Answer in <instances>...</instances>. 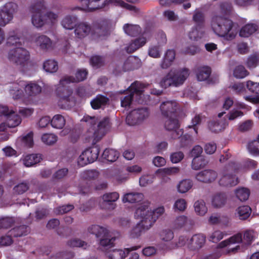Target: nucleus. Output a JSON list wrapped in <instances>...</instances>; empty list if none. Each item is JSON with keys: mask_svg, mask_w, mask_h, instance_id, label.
I'll return each instance as SVG.
<instances>
[{"mask_svg": "<svg viewBox=\"0 0 259 259\" xmlns=\"http://www.w3.org/2000/svg\"><path fill=\"white\" fill-rule=\"evenodd\" d=\"M76 38L82 39L88 36L93 39H103L108 34V26L105 21L95 23L91 25L87 22L77 23L74 30Z\"/></svg>", "mask_w": 259, "mask_h": 259, "instance_id": "f257e3e1", "label": "nucleus"}, {"mask_svg": "<svg viewBox=\"0 0 259 259\" xmlns=\"http://www.w3.org/2000/svg\"><path fill=\"white\" fill-rule=\"evenodd\" d=\"M210 27L215 35L226 40H233L238 32L237 26L232 20L218 15L212 17Z\"/></svg>", "mask_w": 259, "mask_h": 259, "instance_id": "f03ea898", "label": "nucleus"}, {"mask_svg": "<svg viewBox=\"0 0 259 259\" xmlns=\"http://www.w3.org/2000/svg\"><path fill=\"white\" fill-rule=\"evenodd\" d=\"M87 123V138L94 141L100 140L109 130V122L108 118L99 119L98 117L85 115L81 120Z\"/></svg>", "mask_w": 259, "mask_h": 259, "instance_id": "7ed1b4c3", "label": "nucleus"}, {"mask_svg": "<svg viewBox=\"0 0 259 259\" xmlns=\"http://www.w3.org/2000/svg\"><path fill=\"white\" fill-rule=\"evenodd\" d=\"M150 206L149 201L144 202L136 209L134 214L135 218L142 220L143 226L147 229H149L165 212L163 206H158L153 210Z\"/></svg>", "mask_w": 259, "mask_h": 259, "instance_id": "20e7f679", "label": "nucleus"}, {"mask_svg": "<svg viewBox=\"0 0 259 259\" xmlns=\"http://www.w3.org/2000/svg\"><path fill=\"white\" fill-rule=\"evenodd\" d=\"M7 59L22 72H26L30 66L29 52L25 49L17 47L11 49L8 53Z\"/></svg>", "mask_w": 259, "mask_h": 259, "instance_id": "39448f33", "label": "nucleus"}, {"mask_svg": "<svg viewBox=\"0 0 259 259\" xmlns=\"http://www.w3.org/2000/svg\"><path fill=\"white\" fill-rule=\"evenodd\" d=\"M190 75V70L186 68L180 69L172 68L159 82L160 86L167 88L170 86L175 87L182 85Z\"/></svg>", "mask_w": 259, "mask_h": 259, "instance_id": "423d86ee", "label": "nucleus"}, {"mask_svg": "<svg viewBox=\"0 0 259 259\" xmlns=\"http://www.w3.org/2000/svg\"><path fill=\"white\" fill-rule=\"evenodd\" d=\"M255 238V233L252 230H246L243 233V238L241 233L235 234L229 238L222 241L218 245L219 248H227L228 252H235L240 249V246L237 245L231 247L232 245L243 243L245 245H250Z\"/></svg>", "mask_w": 259, "mask_h": 259, "instance_id": "0eeeda50", "label": "nucleus"}, {"mask_svg": "<svg viewBox=\"0 0 259 259\" xmlns=\"http://www.w3.org/2000/svg\"><path fill=\"white\" fill-rule=\"evenodd\" d=\"M80 1L82 4L80 9L85 11H92L101 9L111 4L132 11L137 12L135 7L127 4L122 0H80Z\"/></svg>", "mask_w": 259, "mask_h": 259, "instance_id": "6e6552de", "label": "nucleus"}, {"mask_svg": "<svg viewBox=\"0 0 259 259\" xmlns=\"http://www.w3.org/2000/svg\"><path fill=\"white\" fill-rule=\"evenodd\" d=\"M144 85L138 81L132 83L128 87L125 92V95L121 97V106L122 107L128 108L132 103L134 98L140 104H143L146 102L143 94Z\"/></svg>", "mask_w": 259, "mask_h": 259, "instance_id": "1a4fd4ad", "label": "nucleus"}, {"mask_svg": "<svg viewBox=\"0 0 259 259\" xmlns=\"http://www.w3.org/2000/svg\"><path fill=\"white\" fill-rule=\"evenodd\" d=\"M240 164L234 161L229 162L221 171L219 176V184L223 186H233L238 184L236 173Z\"/></svg>", "mask_w": 259, "mask_h": 259, "instance_id": "9d476101", "label": "nucleus"}, {"mask_svg": "<svg viewBox=\"0 0 259 259\" xmlns=\"http://www.w3.org/2000/svg\"><path fill=\"white\" fill-rule=\"evenodd\" d=\"M20 85L24 87L25 98L24 102L27 104L33 102V97L39 95L42 90L41 87L35 82H26L24 81H20Z\"/></svg>", "mask_w": 259, "mask_h": 259, "instance_id": "9b49d317", "label": "nucleus"}, {"mask_svg": "<svg viewBox=\"0 0 259 259\" xmlns=\"http://www.w3.org/2000/svg\"><path fill=\"white\" fill-rule=\"evenodd\" d=\"M18 10L16 3H9L0 9V26H5L13 19L14 15Z\"/></svg>", "mask_w": 259, "mask_h": 259, "instance_id": "f8f14e48", "label": "nucleus"}, {"mask_svg": "<svg viewBox=\"0 0 259 259\" xmlns=\"http://www.w3.org/2000/svg\"><path fill=\"white\" fill-rule=\"evenodd\" d=\"M0 113L6 117V121L9 127H15L21 122V118L17 111L7 106L0 105Z\"/></svg>", "mask_w": 259, "mask_h": 259, "instance_id": "ddd939ff", "label": "nucleus"}, {"mask_svg": "<svg viewBox=\"0 0 259 259\" xmlns=\"http://www.w3.org/2000/svg\"><path fill=\"white\" fill-rule=\"evenodd\" d=\"M205 242V237L202 234H196L189 240L185 237L179 238V244L180 246L187 244L188 247L192 250H196L201 248Z\"/></svg>", "mask_w": 259, "mask_h": 259, "instance_id": "4468645a", "label": "nucleus"}, {"mask_svg": "<svg viewBox=\"0 0 259 259\" xmlns=\"http://www.w3.org/2000/svg\"><path fill=\"white\" fill-rule=\"evenodd\" d=\"M149 116V112L145 108L135 109L127 116L126 121L130 125H134L142 122Z\"/></svg>", "mask_w": 259, "mask_h": 259, "instance_id": "2eb2a0df", "label": "nucleus"}, {"mask_svg": "<svg viewBox=\"0 0 259 259\" xmlns=\"http://www.w3.org/2000/svg\"><path fill=\"white\" fill-rule=\"evenodd\" d=\"M164 121V128L168 131L172 132L171 138L175 139L181 136L183 133L182 129L179 128V122L176 115L165 117Z\"/></svg>", "mask_w": 259, "mask_h": 259, "instance_id": "dca6fc26", "label": "nucleus"}, {"mask_svg": "<svg viewBox=\"0 0 259 259\" xmlns=\"http://www.w3.org/2000/svg\"><path fill=\"white\" fill-rule=\"evenodd\" d=\"M31 41L39 50L43 52L51 50L54 46L53 41L48 36L43 34L34 35Z\"/></svg>", "mask_w": 259, "mask_h": 259, "instance_id": "f3484780", "label": "nucleus"}, {"mask_svg": "<svg viewBox=\"0 0 259 259\" xmlns=\"http://www.w3.org/2000/svg\"><path fill=\"white\" fill-rule=\"evenodd\" d=\"M119 195L116 192L106 193L102 196V201L100 202V206L102 209L113 210L116 207L114 202L118 199Z\"/></svg>", "mask_w": 259, "mask_h": 259, "instance_id": "a211bd4d", "label": "nucleus"}, {"mask_svg": "<svg viewBox=\"0 0 259 259\" xmlns=\"http://www.w3.org/2000/svg\"><path fill=\"white\" fill-rule=\"evenodd\" d=\"M88 72L84 69H80L78 70L76 73L75 76H65L60 81L59 85L60 87H65L67 84L71 82H78L84 80L87 76Z\"/></svg>", "mask_w": 259, "mask_h": 259, "instance_id": "6ab92c4d", "label": "nucleus"}, {"mask_svg": "<svg viewBox=\"0 0 259 259\" xmlns=\"http://www.w3.org/2000/svg\"><path fill=\"white\" fill-rule=\"evenodd\" d=\"M45 9V6L41 3L37 4L35 8H33V11H36V13L32 16V23L33 25L37 28L41 27L45 24H47L45 18L43 19L40 15V11Z\"/></svg>", "mask_w": 259, "mask_h": 259, "instance_id": "aec40b11", "label": "nucleus"}, {"mask_svg": "<svg viewBox=\"0 0 259 259\" xmlns=\"http://www.w3.org/2000/svg\"><path fill=\"white\" fill-rule=\"evenodd\" d=\"M178 109V104L175 101H165L163 102L160 105L161 114L164 117L175 115V113Z\"/></svg>", "mask_w": 259, "mask_h": 259, "instance_id": "412c9836", "label": "nucleus"}, {"mask_svg": "<svg viewBox=\"0 0 259 259\" xmlns=\"http://www.w3.org/2000/svg\"><path fill=\"white\" fill-rule=\"evenodd\" d=\"M193 225V221L184 215L177 217L173 223V227L176 229H189Z\"/></svg>", "mask_w": 259, "mask_h": 259, "instance_id": "4be33fe9", "label": "nucleus"}, {"mask_svg": "<svg viewBox=\"0 0 259 259\" xmlns=\"http://www.w3.org/2000/svg\"><path fill=\"white\" fill-rule=\"evenodd\" d=\"M218 177L216 171L210 170L206 169L199 172L196 175V179L203 183H210L214 181Z\"/></svg>", "mask_w": 259, "mask_h": 259, "instance_id": "5701e85b", "label": "nucleus"}, {"mask_svg": "<svg viewBox=\"0 0 259 259\" xmlns=\"http://www.w3.org/2000/svg\"><path fill=\"white\" fill-rule=\"evenodd\" d=\"M78 23V18L75 15L65 16L61 21V25L65 29L72 30L74 29Z\"/></svg>", "mask_w": 259, "mask_h": 259, "instance_id": "b1692460", "label": "nucleus"}, {"mask_svg": "<svg viewBox=\"0 0 259 259\" xmlns=\"http://www.w3.org/2000/svg\"><path fill=\"white\" fill-rule=\"evenodd\" d=\"M129 252L126 249H121L113 247L107 250L105 255L108 259H123Z\"/></svg>", "mask_w": 259, "mask_h": 259, "instance_id": "393cba45", "label": "nucleus"}, {"mask_svg": "<svg viewBox=\"0 0 259 259\" xmlns=\"http://www.w3.org/2000/svg\"><path fill=\"white\" fill-rule=\"evenodd\" d=\"M22 87L20 85V81L19 83H14L10 87L9 93L12 98L14 100L22 99L24 100L25 98V92L21 90Z\"/></svg>", "mask_w": 259, "mask_h": 259, "instance_id": "a878e982", "label": "nucleus"}, {"mask_svg": "<svg viewBox=\"0 0 259 259\" xmlns=\"http://www.w3.org/2000/svg\"><path fill=\"white\" fill-rule=\"evenodd\" d=\"M21 34L18 30L13 29L9 31L7 40L8 46H18L21 45Z\"/></svg>", "mask_w": 259, "mask_h": 259, "instance_id": "bb28decb", "label": "nucleus"}, {"mask_svg": "<svg viewBox=\"0 0 259 259\" xmlns=\"http://www.w3.org/2000/svg\"><path fill=\"white\" fill-rule=\"evenodd\" d=\"M41 159L40 155L31 154L24 155L21 160L25 166L30 167L39 162Z\"/></svg>", "mask_w": 259, "mask_h": 259, "instance_id": "cd10ccee", "label": "nucleus"}, {"mask_svg": "<svg viewBox=\"0 0 259 259\" xmlns=\"http://www.w3.org/2000/svg\"><path fill=\"white\" fill-rule=\"evenodd\" d=\"M144 199V195L141 193L131 192L125 194L122 198L123 203H134L141 201Z\"/></svg>", "mask_w": 259, "mask_h": 259, "instance_id": "c85d7f7f", "label": "nucleus"}, {"mask_svg": "<svg viewBox=\"0 0 259 259\" xmlns=\"http://www.w3.org/2000/svg\"><path fill=\"white\" fill-rule=\"evenodd\" d=\"M176 56V53L173 50H168L164 54L160 66L162 69L169 68L172 64Z\"/></svg>", "mask_w": 259, "mask_h": 259, "instance_id": "c756f323", "label": "nucleus"}, {"mask_svg": "<svg viewBox=\"0 0 259 259\" xmlns=\"http://www.w3.org/2000/svg\"><path fill=\"white\" fill-rule=\"evenodd\" d=\"M227 197L223 193H217L211 197V203L213 207L221 208L225 205L226 203Z\"/></svg>", "mask_w": 259, "mask_h": 259, "instance_id": "7c9ffc66", "label": "nucleus"}, {"mask_svg": "<svg viewBox=\"0 0 259 259\" xmlns=\"http://www.w3.org/2000/svg\"><path fill=\"white\" fill-rule=\"evenodd\" d=\"M88 231L89 233L95 235L97 237L107 236L109 234V230L107 228L97 225L90 226Z\"/></svg>", "mask_w": 259, "mask_h": 259, "instance_id": "2f4dec72", "label": "nucleus"}, {"mask_svg": "<svg viewBox=\"0 0 259 259\" xmlns=\"http://www.w3.org/2000/svg\"><path fill=\"white\" fill-rule=\"evenodd\" d=\"M258 29L257 26L253 23H248L240 29L239 36L243 37H248Z\"/></svg>", "mask_w": 259, "mask_h": 259, "instance_id": "473e14b6", "label": "nucleus"}, {"mask_svg": "<svg viewBox=\"0 0 259 259\" xmlns=\"http://www.w3.org/2000/svg\"><path fill=\"white\" fill-rule=\"evenodd\" d=\"M100 245L102 247L103 250L106 252L107 250L113 247V242L115 241V238L110 235V231L107 236L100 237Z\"/></svg>", "mask_w": 259, "mask_h": 259, "instance_id": "72a5a7b5", "label": "nucleus"}, {"mask_svg": "<svg viewBox=\"0 0 259 259\" xmlns=\"http://www.w3.org/2000/svg\"><path fill=\"white\" fill-rule=\"evenodd\" d=\"M83 154L88 160V163H92L95 161L98 157L99 154V149L98 147H95L87 149L82 151Z\"/></svg>", "mask_w": 259, "mask_h": 259, "instance_id": "f704fd0d", "label": "nucleus"}, {"mask_svg": "<svg viewBox=\"0 0 259 259\" xmlns=\"http://www.w3.org/2000/svg\"><path fill=\"white\" fill-rule=\"evenodd\" d=\"M141 65L140 60L135 57H129L124 64L125 71L131 70L138 68Z\"/></svg>", "mask_w": 259, "mask_h": 259, "instance_id": "c9c22d12", "label": "nucleus"}, {"mask_svg": "<svg viewBox=\"0 0 259 259\" xmlns=\"http://www.w3.org/2000/svg\"><path fill=\"white\" fill-rule=\"evenodd\" d=\"M211 69L208 66H201L197 68L196 76L198 80L202 81L207 80L211 74Z\"/></svg>", "mask_w": 259, "mask_h": 259, "instance_id": "e433bc0d", "label": "nucleus"}, {"mask_svg": "<svg viewBox=\"0 0 259 259\" xmlns=\"http://www.w3.org/2000/svg\"><path fill=\"white\" fill-rule=\"evenodd\" d=\"M66 123V120L63 116L57 114L51 119V124L53 128L62 129Z\"/></svg>", "mask_w": 259, "mask_h": 259, "instance_id": "4c0bfd02", "label": "nucleus"}, {"mask_svg": "<svg viewBox=\"0 0 259 259\" xmlns=\"http://www.w3.org/2000/svg\"><path fill=\"white\" fill-rule=\"evenodd\" d=\"M205 36V31L202 26L193 28L189 32V37L191 40H198Z\"/></svg>", "mask_w": 259, "mask_h": 259, "instance_id": "58836bf2", "label": "nucleus"}, {"mask_svg": "<svg viewBox=\"0 0 259 259\" xmlns=\"http://www.w3.org/2000/svg\"><path fill=\"white\" fill-rule=\"evenodd\" d=\"M108 101V99L102 95H98L91 101L92 107L97 109L105 105Z\"/></svg>", "mask_w": 259, "mask_h": 259, "instance_id": "ea45409f", "label": "nucleus"}, {"mask_svg": "<svg viewBox=\"0 0 259 259\" xmlns=\"http://www.w3.org/2000/svg\"><path fill=\"white\" fill-rule=\"evenodd\" d=\"M119 155V152L112 149H105L102 154L103 158L110 162H114L116 161Z\"/></svg>", "mask_w": 259, "mask_h": 259, "instance_id": "a19ab883", "label": "nucleus"}, {"mask_svg": "<svg viewBox=\"0 0 259 259\" xmlns=\"http://www.w3.org/2000/svg\"><path fill=\"white\" fill-rule=\"evenodd\" d=\"M194 208L196 213L200 216L204 215L208 210L205 202L202 200L196 201L194 204Z\"/></svg>", "mask_w": 259, "mask_h": 259, "instance_id": "79ce46f5", "label": "nucleus"}, {"mask_svg": "<svg viewBox=\"0 0 259 259\" xmlns=\"http://www.w3.org/2000/svg\"><path fill=\"white\" fill-rule=\"evenodd\" d=\"M146 39L142 37L136 39L133 42L131 43L130 45L126 48V51L128 53H133L136 51L137 49L144 45L146 43Z\"/></svg>", "mask_w": 259, "mask_h": 259, "instance_id": "37998d69", "label": "nucleus"}, {"mask_svg": "<svg viewBox=\"0 0 259 259\" xmlns=\"http://www.w3.org/2000/svg\"><path fill=\"white\" fill-rule=\"evenodd\" d=\"M180 168L178 166L167 167L158 169L157 172L160 174L161 177H164L167 175L174 176L178 174L180 172Z\"/></svg>", "mask_w": 259, "mask_h": 259, "instance_id": "c03bdc74", "label": "nucleus"}, {"mask_svg": "<svg viewBox=\"0 0 259 259\" xmlns=\"http://www.w3.org/2000/svg\"><path fill=\"white\" fill-rule=\"evenodd\" d=\"M193 184L191 180H183L179 182L177 185L178 191L180 193H185L188 192L192 187Z\"/></svg>", "mask_w": 259, "mask_h": 259, "instance_id": "a18cd8bd", "label": "nucleus"}, {"mask_svg": "<svg viewBox=\"0 0 259 259\" xmlns=\"http://www.w3.org/2000/svg\"><path fill=\"white\" fill-rule=\"evenodd\" d=\"M75 101L71 96H63L60 99V105L65 109H70L74 106Z\"/></svg>", "mask_w": 259, "mask_h": 259, "instance_id": "49530a36", "label": "nucleus"}, {"mask_svg": "<svg viewBox=\"0 0 259 259\" xmlns=\"http://www.w3.org/2000/svg\"><path fill=\"white\" fill-rule=\"evenodd\" d=\"M41 139L44 144L52 145L56 143L58 140V137L54 134L46 133L42 135Z\"/></svg>", "mask_w": 259, "mask_h": 259, "instance_id": "de8ad7c7", "label": "nucleus"}, {"mask_svg": "<svg viewBox=\"0 0 259 259\" xmlns=\"http://www.w3.org/2000/svg\"><path fill=\"white\" fill-rule=\"evenodd\" d=\"M251 213V208L246 205L240 206L237 209V214L241 220H245Z\"/></svg>", "mask_w": 259, "mask_h": 259, "instance_id": "09e8293b", "label": "nucleus"}, {"mask_svg": "<svg viewBox=\"0 0 259 259\" xmlns=\"http://www.w3.org/2000/svg\"><path fill=\"white\" fill-rule=\"evenodd\" d=\"M207 162V160L203 156L195 157L192 162V168L195 170L199 169L205 166Z\"/></svg>", "mask_w": 259, "mask_h": 259, "instance_id": "8fccbe9b", "label": "nucleus"}, {"mask_svg": "<svg viewBox=\"0 0 259 259\" xmlns=\"http://www.w3.org/2000/svg\"><path fill=\"white\" fill-rule=\"evenodd\" d=\"M44 69L46 71L53 73L58 70V63L54 60H48L44 63Z\"/></svg>", "mask_w": 259, "mask_h": 259, "instance_id": "3c124183", "label": "nucleus"}, {"mask_svg": "<svg viewBox=\"0 0 259 259\" xmlns=\"http://www.w3.org/2000/svg\"><path fill=\"white\" fill-rule=\"evenodd\" d=\"M124 32L128 35L134 36L138 34L140 31V27L137 25L126 24L123 26Z\"/></svg>", "mask_w": 259, "mask_h": 259, "instance_id": "603ef678", "label": "nucleus"}, {"mask_svg": "<svg viewBox=\"0 0 259 259\" xmlns=\"http://www.w3.org/2000/svg\"><path fill=\"white\" fill-rule=\"evenodd\" d=\"M227 124L225 121H213L209 124L210 130L213 132H219L223 130Z\"/></svg>", "mask_w": 259, "mask_h": 259, "instance_id": "864d4df0", "label": "nucleus"}, {"mask_svg": "<svg viewBox=\"0 0 259 259\" xmlns=\"http://www.w3.org/2000/svg\"><path fill=\"white\" fill-rule=\"evenodd\" d=\"M248 151L253 155H259V135L256 140L250 142L247 146Z\"/></svg>", "mask_w": 259, "mask_h": 259, "instance_id": "5fc2aeb1", "label": "nucleus"}, {"mask_svg": "<svg viewBox=\"0 0 259 259\" xmlns=\"http://www.w3.org/2000/svg\"><path fill=\"white\" fill-rule=\"evenodd\" d=\"M28 229L26 226L23 225L15 228L11 230L9 234L13 235L15 237H19L27 234Z\"/></svg>", "mask_w": 259, "mask_h": 259, "instance_id": "6e6d98bb", "label": "nucleus"}, {"mask_svg": "<svg viewBox=\"0 0 259 259\" xmlns=\"http://www.w3.org/2000/svg\"><path fill=\"white\" fill-rule=\"evenodd\" d=\"M233 75L236 78H243L248 75V72L244 66L239 65L234 69Z\"/></svg>", "mask_w": 259, "mask_h": 259, "instance_id": "4d7b16f0", "label": "nucleus"}, {"mask_svg": "<svg viewBox=\"0 0 259 259\" xmlns=\"http://www.w3.org/2000/svg\"><path fill=\"white\" fill-rule=\"evenodd\" d=\"M141 223L137 224L131 231L130 235L133 238H136L140 236L143 233L144 229L147 230L144 226L142 220Z\"/></svg>", "mask_w": 259, "mask_h": 259, "instance_id": "13d9d810", "label": "nucleus"}, {"mask_svg": "<svg viewBox=\"0 0 259 259\" xmlns=\"http://www.w3.org/2000/svg\"><path fill=\"white\" fill-rule=\"evenodd\" d=\"M236 195L237 197L240 201L246 200L249 195V191L244 188H241L237 189L235 191Z\"/></svg>", "mask_w": 259, "mask_h": 259, "instance_id": "bf43d9fd", "label": "nucleus"}, {"mask_svg": "<svg viewBox=\"0 0 259 259\" xmlns=\"http://www.w3.org/2000/svg\"><path fill=\"white\" fill-rule=\"evenodd\" d=\"M224 232L220 230H215L210 234L208 240L211 242L217 243L224 238Z\"/></svg>", "mask_w": 259, "mask_h": 259, "instance_id": "052dcab7", "label": "nucleus"}, {"mask_svg": "<svg viewBox=\"0 0 259 259\" xmlns=\"http://www.w3.org/2000/svg\"><path fill=\"white\" fill-rule=\"evenodd\" d=\"M29 187L27 184L21 183L15 186L13 188L14 195H21L28 190Z\"/></svg>", "mask_w": 259, "mask_h": 259, "instance_id": "680f3d73", "label": "nucleus"}, {"mask_svg": "<svg viewBox=\"0 0 259 259\" xmlns=\"http://www.w3.org/2000/svg\"><path fill=\"white\" fill-rule=\"evenodd\" d=\"M161 48L160 45L151 46L148 51L149 55L154 58H159L160 57Z\"/></svg>", "mask_w": 259, "mask_h": 259, "instance_id": "e2e57ef3", "label": "nucleus"}, {"mask_svg": "<svg viewBox=\"0 0 259 259\" xmlns=\"http://www.w3.org/2000/svg\"><path fill=\"white\" fill-rule=\"evenodd\" d=\"M187 207V202L185 199L183 198L178 199L174 204L173 208L175 211H184Z\"/></svg>", "mask_w": 259, "mask_h": 259, "instance_id": "0e129e2a", "label": "nucleus"}, {"mask_svg": "<svg viewBox=\"0 0 259 259\" xmlns=\"http://www.w3.org/2000/svg\"><path fill=\"white\" fill-rule=\"evenodd\" d=\"M154 180V176L153 175L142 176L139 180L140 185L142 187L146 186L152 183Z\"/></svg>", "mask_w": 259, "mask_h": 259, "instance_id": "69168bd1", "label": "nucleus"}, {"mask_svg": "<svg viewBox=\"0 0 259 259\" xmlns=\"http://www.w3.org/2000/svg\"><path fill=\"white\" fill-rule=\"evenodd\" d=\"M90 63L91 65L95 68H99L104 64V60L102 57L96 56L91 58Z\"/></svg>", "mask_w": 259, "mask_h": 259, "instance_id": "338daca9", "label": "nucleus"}, {"mask_svg": "<svg viewBox=\"0 0 259 259\" xmlns=\"http://www.w3.org/2000/svg\"><path fill=\"white\" fill-rule=\"evenodd\" d=\"M259 63V55L257 54L250 56L248 59L247 65L249 68L255 67Z\"/></svg>", "mask_w": 259, "mask_h": 259, "instance_id": "774afa93", "label": "nucleus"}]
</instances>
